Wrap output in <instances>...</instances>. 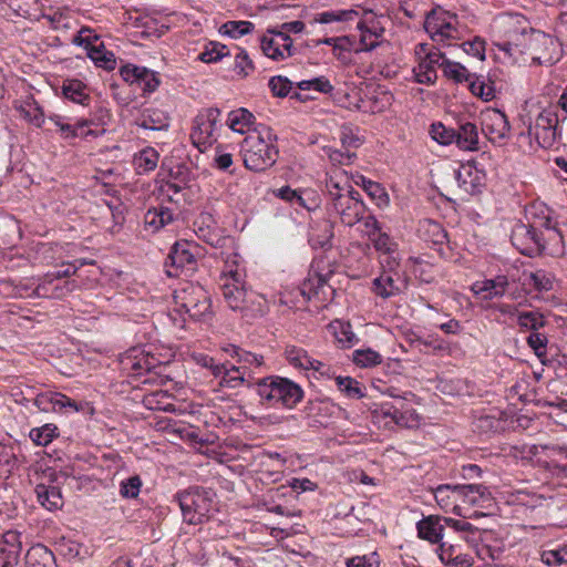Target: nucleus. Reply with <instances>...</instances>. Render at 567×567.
<instances>
[{
    "instance_id": "obj_46",
    "label": "nucleus",
    "mask_w": 567,
    "mask_h": 567,
    "mask_svg": "<svg viewBox=\"0 0 567 567\" xmlns=\"http://www.w3.org/2000/svg\"><path fill=\"white\" fill-rule=\"evenodd\" d=\"M468 83L471 92L484 101H491L495 97V90L493 85L485 83V81L478 76L474 75Z\"/></svg>"
},
{
    "instance_id": "obj_59",
    "label": "nucleus",
    "mask_w": 567,
    "mask_h": 567,
    "mask_svg": "<svg viewBox=\"0 0 567 567\" xmlns=\"http://www.w3.org/2000/svg\"><path fill=\"white\" fill-rule=\"evenodd\" d=\"M343 52H354L360 53L362 49H360L359 42H355L354 39L350 37H338L337 48L334 55L339 60H344Z\"/></svg>"
},
{
    "instance_id": "obj_8",
    "label": "nucleus",
    "mask_w": 567,
    "mask_h": 567,
    "mask_svg": "<svg viewBox=\"0 0 567 567\" xmlns=\"http://www.w3.org/2000/svg\"><path fill=\"white\" fill-rule=\"evenodd\" d=\"M193 246L188 241L175 243L165 260L168 277L189 276L197 268V259L192 251Z\"/></svg>"
},
{
    "instance_id": "obj_62",
    "label": "nucleus",
    "mask_w": 567,
    "mask_h": 567,
    "mask_svg": "<svg viewBox=\"0 0 567 567\" xmlns=\"http://www.w3.org/2000/svg\"><path fill=\"white\" fill-rule=\"evenodd\" d=\"M326 153L332 163V165H348L352 158L355 157V153H351L349 150L341 152L331 147L326 148Z\"/></svg>"
},
{
    "instance_id": "obj_6",
    "label": "nucleus",
    "mask_w": 567,
    "mask_h": 567,
    "mask_svg": "<svg viewBox=\"0 0 567 567\" xmlns=\"http://www.w3.org/2000/svg\"><path fill=\"white\" fill-rule=\"evenodd\" d=\"M178 310H183L195 320H200L210 310L208 292L199 285L187 284L174 295Z\"/></svg>"
},
{
    "instance_id": "obj_52",
    "label": "nucleus",
    "mask_w": 567,
    "mask_h": 567,
    "mask_svg": "<svg viewBox=\"0 0 567 567\" xmlns=\"http://www.w3.org/2000/svg\"><path fill=\"white\" fill-rule=\"evenodd\" d=\"M142 480L138 475L131 476L122 481L120 494L124 498H136L141 492Z\"/></svg>"
},
{
    "instance_id": "obj_24",
    "label": "nucleus",
    "mask_w": 567,
    "mask_h": 567,
    "mask_svg": "<svg viewBox=\"0 0 567 567\" xmlns=\"http://www.w3.org/2000/svg\"><path fill=\"white\" fill-rule=\"evenodd\" d=\"M417 231L422 239L434 245H443L447 240V234L443 226L432 219L421 220Z\"/></svg>"
},
{
    "instance_id": "obj_7",
    "label": "nucleus",
    "mask_w": 567,
    "mask_h": 567,
    "mask_svg": "<svg viewBox=\"0 0 567 567\" xmlns=\"http://www.w3.org/2000/svg\"><path fill=\"white\" fill-rule=\"evenodd\" d=\"M121 367L131 377L141 378L145 374H159L157 369H162V361L155 357L145 347H134L126 351L121 358Z\"/></svg>"
},
{
    "instance_id": "obj_9",
    "label": "nucleus",
    "mask_w": 567,
    "mask_h": 567,
    "mask_svg": "<svg viewBox=\"0 0 567 567\" xmlns=\"http://www.w3.org/2000/svg\"><path fill=\"white\" fill-rule=\"evenodd\" d=\"M219 115L218 109L210 107L195 117L190 138L199 151L203 152L216 141L215 132Z\"/></svg>"
},
{
    "instance_id": "obj_48",
    "label": "nucleus",
    "mask_w": 567,
    "mask_h": 567,
    "mask_svg": "<svg viewBox=\"0 0 567 567\" xmlns=\"http://www.w3.org/2000/svg\"><path fill=\"white\" fill-rule=\"evenodd\" d=\"M526 341H527V344L534 350L537 358H539L540 361L543 363H545L544 358L546 357V353H547L546 349H547V343H548L547 336L539 331L532 332L527 337Z\"/></svg>"
},
{
    "instance_id": "obj_34",
    "label": "nucleus",
    "mask_w": 567,
    "mask_h": 567,
    "mask_svg": "<svg viewBox=\"0 0 567 567\" xmlns=\"http://www.w3.org/2000/svg\"><path fill=\"white\" fill-rule=\"evenodd\" d=\"M62 93L68 100L82 105H85L86 101L90 99L89 94L85 92V85L79 80L65 81L62 86Z\"/></svg>"
},
{
    "instance_id": "obj_25",
    "label": "nucleus",
    "mask_w": 567,
    "mask_h": 567,
    "mask_svg": "<svg viewBox=\"0 0 567 567\" xmlns=\"http://www.w3.org/2000/svg\"><path fill=\"white\" fill-rule=\"evenodd\" d=\"M35 494L40 504L49 511H54L63 506L62 494L56 486L39 484L35 487Z\"/></svg>"
},
{
    "instance_id": "obj_47",
    "label": "nucleus",
    "mask_w": 567,
    "mask_h": 567,
    "mask_svg": "<svg viewBox=\"0 0 567 567\" xmlns=\"http://www.w3.org/2000/svg\"><path fill=\"white\" fill-rule=\"evenodd\" d=\"M358 13L353 10L324 11L316 16L315 21L327 24L337 21H348L353 19Z\"/></svg>"
},
{
    "instance_id": "obj_58",
    "label": "nucleus",
    "mask_w": 567,
    "mask_h": 567,
    "mask_svg": "<svg viewBox=\"0 0 567 567\" xmlns=\"http://www.w3.org/2000/svg\"><path fill=\"white\" fill-rule=\"evenodd\" d=\"M214 224H215L214 217L208 213L200 214L199 217L195 221V225L198 226L199 237H202L205 241H207L210 245H215V241H214L213 236L209 234L208 229Z\"/></svg>"
},
{
    "instance_id": "obj_16",
    "label": "nucleus",
    "mask_w": 567,
    "mask_h": 567,
    "mask_svg": "<svg viewBox=\"0 0 567 567\" xmlns=\"http://www.w3.org/2000/svg\"><path fill=\"white\" fill-rule=\"evenodd\" d=\"M525 217L528 226L548 234V229H558L553 221L550 209L543 203H534L526 207Z\"/></svg>"
},
{
    "instance_id": "obj_56",
    "label": "nucleus",
    "mask_w": 567,
    "mask_h": 567,
    "mask_svg": "<svg viewBox=\"0 0 567 567\" xmlns=\"http://www.w3.org/2000/svg\"><path fill=\"white\" fill-rule=\"evenodd\" d=\"M371 241L373 243L374 248L380 252L391 255L396 250V243L382 230L372 237Z\"/></svg>"
},
{
    "instance_id": "obj_32",
    "label": "nucleus",
    "mask_w": 567,
    "mask_h": 567,
    "mask_svg": "<svg viewBox=\"0 0 567 567\" xmlns=\"http://www.w3.org/2000/svg\"><path fill=\"white\" fill-rule=\"evenodd\" d=\"M158 158V153L152 147L141 151L134 158V165L137 174L143 175L154 171L157 166Z\"/></svg>"
},
{
    "instance_id": "obj_49",
    "label": "nucleus",
    "mask_w": 567,
    "mask_h": 567,
    "mask_svg": "<svg viewBox=\"0 0 567 567\" xmlns=\"http://www.w3.org/2000/svg\"><path fill=\"white\" fill-rule=\"evenodd\" d=\"M361 182L364 190L372 199H377L379 205L388 204L389 195L380 183L375 179H361Z\"/></svg>"
},
{
    "instance_id": "obj_36",
    "label": "nucleus",
    "mask_w": 567,
    "mask_h": 567,
    "mask_svg": "<svg viewBox=\"0 0 567 567\" xmlns=\"http://www.w3.org/2000/svg\"><path fill=\"white\" fill-rule=\"evenodd\" d=\"M340 142L346 150L358 148L363 143L360 128L353 124H343L339 132Z\"/></svg>"
},
{
    "instance_id": "obj_11",
    "label": "nucleus",
    "mask_w": 567,
    "mask_h": 567,
    "mask_svg": "<svg viewBox=\"0 0 567 567\" xmlns=\"http://www.w3.org/2000/svg\"><path fill=\"white\" fill-rule=\"evenodd\" d=\"M405 288V281L399 271L390 268L383 270L372 281V291L382 299L400 295Z\"/></svg>"
},
{
    "instance_id": "obj_63",
    "label": "nucleus",
    "mask_w": 567,
    "mask_h": 567,
    "mask_svg": "<svg viewBox=\"0 0 567 567\" xmlns=\"http://www.w3.org/2000/svg\"><path fill=\"white\" fill-rule=\"evenodd\" d=\"M271 193L276 197H278L280 199H284L286 202H289V203H295L296 202L300 206H306L301 195L297 190L292 189L289 186H284V187L278 188V189H272Z\"/></svg>"
},
{
    "instance_id": "obj_21",
    "label": "nucleus",
    "mask_w": 567,
    "mask_h": 567,
    "mask_svg": "<svg viewBox=\"0 0 567 567\" xmlns=\"http://www.w3.org/2000/svg\"><path fill=\"white\" fill-rule=\"evenodd\" d=\"M336 406L324 399L309 401L306 406V413L315 423L323 425L334 413Z\"/></svg>"
},
{
    "instance_id": "obj_10",
    "label": "nucleus",
    "mask_w": 567,
    "mask_h": 567,
    "mask_svg": "<svg viewBox=\"0 0 567 567\" xmlns=\"http://www.w3.org/2000/svg\"><path fill=\"white\" fill-rule=\"evenodd\" d=\"M120 73L125 82L136 84L143 93H153L161 84L158 73L145 66L127 64L121 69Z\"/></svg>"
},
{
    "instance_id": "obj_38",
    "label": "nucleus",
    "mask_w": 567,
    "mask_h": 567,
    "mask_svg": "<svg viewBox=\"0 0 567 567\" xmlns=\"http://www.w3.org/2000/svg\"><path fill=\"white\" fill-rule=\"evenodd\" d=\"M140 126L145 130L161 131L168 127V118L157 110H146L141 118Z\"/></svg>"
},
{
    "instance_id": "obj_18",
    "label": "nucleus",
    "mask_w": 567,
    "mask_h": 567,
    "mask_svg": "<svg viewBox=\"0 0 567 567\" xmlns=\"http://www.w3.org/2000/svg\"><path fill=\"white\" fill-rule=\"evenodd\" d=\"M174 220L173 213L166 207H155L148 209L144 215V229L155 234Z\"/></svg>"
},
{
    "instance_id": "obj_3",
    "label": "nucleus",
    "mask_w": 567,
    "mask_h": 567,
    "mask_svg": "<svg viewBox=\"0 0 567 567\" xmlns=\"http://www.w3.org/2000/svg\"><path fill=\"white\" fill-rule=\"evenodd\" d=\"M237 274L226 278L223 284V296L228 307L239 311L246 322H250L265 313V300L254 291H247L240 285Z\"/></svg>"
},
{
    "instance_id": "obj_2",
    "label": "nucleus",
    "mask_w": 567,
    "mask_h": 567,
    "mask_svg": "<svg viewBox=\"0 0 567 567\" xmlns=\"http://www.w3.org/2000/svg\"><path fill=\"white\" fill-rule=\"evenodd\" d=\"M241 152L246 168L255 173H261L271 167L278 155L269 128L249 133L243 142Z\"/></svg>"
},
{
    "instance_id": "obj_43",
    "label": "nucleus",
    "mask_w": 567,
    "mask_h": 567,
    "mask_svg": "<svg viewBox=\"0 0 567 567\" xmlns=\"http://www.w3.org/2000/svg\"><path fill=\"white\" fill-rule=\"evenodd\" d=\"M252 30L254 23H251L250 21H227L220 28V31L224 34L229 35L234 39L248 34Z\"/></svg>"
},
{
    "instance_id": "obj_57",
    "label": "nucleus",
    "mask_w": 567,
    "mask_h": 567,
    "mask_svg": "<svg viewBox=\"0 0 567 567\" xmlns=\"http://www.w3.org/2000/svg\"><path fill=\"white\" fill-rule=\"evenodd\" d=\"M558 115L554 110L545 109L536 117L535 124L529 128H557Z\"/></svg>"
},
{
    "instance_id": "obj_14",
    "label": "nucleus",
    "mask_w": 567,
    "mask_h": 567,
    "mask_svg": "<svg viewBox=\"0 0 567 567\" xmlns=\"http://www.w3.org/2000/svg\"><path fill=\"white\" fill-rule=\"evenodd\" d=\"M444 59L445 54L439 50L427 52L419 65L413 69L415 80L422 84H433L437 79L436 68H443Z\"/></svg>"
},
{
    "instance_id": "obj_54",
    "label": "nucleus",
    "mask_w": 567,
    "mask_h": 567,
    "mask_svg": "<svg viewBox=\"0 0 567 567\" xmlns=\"http://www.w3.org/2000/svg\"><path fill=\"white\" fill-rule=\"evenodd\" d=\"M254 63L247 52L245 50H240V52L235 56V73L241 78H246L254 71Z\"/></svg>"
},
{
    "instance_id": "obj_30",
    "label": "nucleus",
    "mask_w": 567,
    "mask_h": 567,
    "mask_svg": "<svg viewBox=\"0 0 567 567\" xmlns=\"http://www.w3.org/2000/svg\"><path fill=\"white\" fill-rule=\"evenodd\" d=\"M329 329L341 348H350L354 344L357 338L349 322L334 320L329 324Z\"/></svg>"
},
{
    "instance_id": "obj_26",
    "label": "nucleus",
    "mask_w": 567,
    "mask_h": 567,
    "mask_svg": "<svg viewBox=\"0 0 567 567\" xmlns=\"http://www.w3.org/2000/svg\"><path fill=\"white\" fill-rule=\"evenodd\" d=\"M455 144L464 151H476L478 148V132L476 125L471 122L461 124L456 131Z\"/></svg>"
},
{
    "instance_id": "obj_22",
    "label": "nucleus",
    "mask_w": 567,
    "mask_h": 567,
    "mask_svg": "<svg viewBox=\"0 0 567 567\" xmlns=\"http://www.w3.org/2000/svg\"><path fill=\"white\" fill-rule=\"evenodd\" d=\"M434 498L437 505L445 513H453L457 516L467 517L466 514L463 513V508L461 504H455L453 497L454 495L451 492V484H441L433 489Z\"/></svg>"
},
{
    "instance_id": "obj_61",
    "label": "nucleus",
    "mask_w": 567,
    "mask_h": 567,
    "mask_svg": "<svg viewBox=\"0 0 567 567\" xmlns=\"http://www.w3.org/2000/svg\"><path fill=\"white\" fill-rule=\"evenodd\" d=\"M269 32H271L274 34L272 40L275 41V44L281 49V51H284V53L286 54V58L287 56H291L292 55V39L290 38V35L287 34V32H284L282 30H278V31H275V30H270Z\"/></svg>"
},
{
    "instance_id": "obj_20",
    "label": "nucleus",
    "mask_w": 567,
    "mask_h": 567,
    "mask_svg": "<svg viewBox=\"0 0 567 567\" xmlns=\"http://www.w3.org/2000/svg\"><path fill=\"white\" fill-rule=\"evenodd\" d=\"M27 567H58L53 553L44 545L32 546L25 555Z\"/></svg>"
},
{
    "instance_id": "obj_55",
    "label": "nucleus",
    "mask_w": 567,
    "mask_h": 567,
    "mask_svg": "<svg viewBox=\"0 0 567 567\" xmlns=\"http://www.w3.org/2000/svg\"><path fill=\"white\" fill-rule=\"evenodd\" d=\"M268 85L274 96L277 97L287 96L292 89L291 82L287 78L281 75L272 76L269 80Z\"/></svg>"
},
{
    "instance_id": "obj_64",
    "label": "nucleus",
    "mask_w": 567,
    "mask_h": 567,
    "mask_svg": "<svg viewBox=\"0 0 567 567\" xmlns=\"http://www.w3.org/2000/svg\"><path fill=\"white\" fill-rule=\"evenodd\" d=\"M21 112L24 118H27L37 127H40L44 122L43 112L37 104H28L25 107L21 110Z\"/></svg>"
},
{
    "instance_id": "obj_15",
    "label": "nucleus",
    "mask_w": 567,
    "mask_h": 567,
    "mask_svg": "<svg viewBox=\"0 0 567 567\" xmlns=\"http://www.w3.org/2000/svg\"><path fill=\"white\" fill-rule=\"evenodd\" d=\"M21 551L20 533L9 530L0 539V567H16Z\"/></svg>"
},
{
    "instance_id": "obj_17",
    "label": "nucleus",
    "mask_w": 567,
    "mask_h": 567,
    "mask_svg": "<svg viewBox=\"0 0 567 567\" xmlns=\"http://www.w3.org/2000/svg\"><path fill=\"white\" fill-rule=\"evenodd\" d=\"M417 535L432 544H437L443 538L444 525L442 518L430 515L416 524Z\"/></svg>"
},
{
    "instance_id": "obj_37",
    "label": "nucleus",
    "mask_w": 567,
    "mask_h": 567,
    "mask_svg": "<svg viewBox=\"0 0 567 567\" xmlns=\"http://www.w3.org/2000/svg\"><path fill=\"white\" fill-rule=\"evenodd\" d=\"M58 435V426L52 423H47L40 427H34L29 433V436L32 440V442L39 446H47Z\"/></svg>"
},
{
    "instance_id": "obj_39",
    "label": "nucleus",
    "mask_w": 567,
    "mask_h": 567,
    "mask_svg": "<svg viewBox=\"0 0 567 567\" xmlns=\"http://www.w3.org/2000/svg\"><path fill=\"white\" fill-rule=\"evenodd\" d=\"M517 323L520 328L537 332L547 323L543 313L538 311H522L517 315Z\"/></svg>"
},
{
    "instance_id": "obj_13",
    "label": "nucleus",
    "mask_w": 567,
    "mask_h": 567,
    "mask_svg": "<svg viewBox=\"0 0 567 567\" xmlns=\"http://www.w3.org/2000/svg\"><path fill=\"white\" fill-rule=\"evenodd\" d=\"M482 131L493 143L505 140L509 133L507 116L499 110L488 111L484 114Z\"/></svg>"
},
{
    "instance_id": "obj_28",
    "label": "nucleus",
    "mask_w": 567,
    "mask_h": 567,
    "mask_svg": "<svg viewBox=\"0 0 567 567\" xmlns=\"http://www.w3.org/2000/svg\"><path fill=\"white\" fill-rule=\"evenodd\" d=\"M223 350L230 357L237 358V361L243 363L241 367H245V371L248 367L260 368L265 364L262 355L244 350L235 344H228Z\"/></svg>"
},
{
    "instance_id": "obj_23",
    "label": "nucleus",
    "mask_w": 567,
    "mask_h": 567,
    "mask_svg": "<svg viewBox=\"0 0 567 567\" xmlns=\"http://www.w3.org/2000/svg\"><path fill=\"white\" fill-rule=\"evenodd\" d=\"M425 29L435 41L453 38L452 31L455 30L451 21L436 18L434 11L426 16Z\"/></svg>"
},
{
    "instance_id": "obj_4",
    "label": "nucleus",
    "mask_w": 567,
    "mask_h": 567,
    "mask_svg": "<svg viewBox=\"0 0 567 567\" xmlns=\"http://www.w3.org/2000/svg\"><path fill=\"white\" fill-rule=\"evenodd\" d=\"M183 519L189 525H199L209 520L215 512V502L209 491L192 487L176 495Z\"/></svg>"
},
{
    "instance_id": "obj_1",
    "label": "nucleus",
    "mask_w": 567,
    "mask_h": 567,
    "mask_svg": "<svg viewBox=\"0 0 567 567\" xmlns=\"http://www.w3.org/2000/svg\"><path fill=\"white\" fill-rule=\"evenodd\" d=\"M254 385L260 404L266 408L293 409L303 398L299 384L279 375L261 378Z\"/></svg>"
},
{
    "instance_id": "obj_50",
    "label": "nucleus",
    "mask_w": 567,
    "mask_h": 567,
    "mask_svg": "<svg viewBox=\"0 0 567 567\" xmlns=\"http://www.w3.org/2000/svg\"><path fill=\"white\" fill-rule=\"evenodd\" d=\"M557 128H529V135L533 136L542 148H549L556 141Z\"/></svg>"
},
{
    "instance_id": "obj_12",
    "label": "nucleus",
    "mask_w": 567,
    "mask_h": 567,
    "mask_svg": "<svg viewBox=\"0 0 567 567\" xmlns=\"http://www.w3.org/2000/svg\"><path fill=\"white\" fill-rule=\"evenodd\" d=\"M34 405L42 412H61L63 410H71L72 412H79L81 405L60 392L47 391L39 393L34 398Z\"/></svg>"
},
{
    "instance_id": "obj_5",
    "label": "nucleus",
    "mask_w": 567,
    "mask_h": 567,
    "mask_svg": "<svg viewBox=\"0 0 567 567\" xmlns=\"http://www.w3.org/2000/svg\"><path fill=\"white\" fill-rule=\"evenodd\" d=\"M511 240L520 254L533 257L540 255L548 245H563V235L559 229H548V234H545L519 224L513 229Z\"/></svg>"
},
{
    "instance_id": "obj_33",
    "label": "nucleus",
    "mask_w": 567,
    "mask_h": 567,
    "mask_svg": "<svg viewBox=\"0 0 567 567\" xmlns=\"http://www.w3.org/2000/svg\"><path fill=\"white\" fill-rule=\"evenodd\" d=\"M255 122V116L246 109H239L233 111L228 115V125L229 127L238 133L244 134L246 131H249L250 126Z\"/></svg>"
},
{
    "instance_id": "obj_35",
    "label": "nucleus",
    "mask_w": 567,
    "mask_h": 567,
    "mask_svg": "<svg viewBox=\"0 0 567 567\" xmlns=\"http://www.w3.org/2000/svg\"><path fill=\"white\" fill-rule=\"evenodd\" d=\"M89 58L94 61L97 66L107 71H112L116 66V58L113 52L106 51L103 44L92 45L89 49Z\"/></svg>"
},
{
    "instance_id": "obj_53",
    "label": "nucleus",
    "mask_w": 567,
    "mask_h": 567,
    "mask_svg": "<svg viewBox=\"0 0 567 567\" xmlns=\"http://www.w3.org/2000/svg\"><path fill=\"white\" fill-rule=\"evenodd\" d=\"M228 54L226 45L212 42L209 47H206L205 51L199 54V60L205 63L217 62L223 56Z\"/></svg>"
},
{
    "instance_id": "obj_41",
    "label": "nucleus",
    "mask_w": 567,
    "mask_h": 567,
    "mask_svg": "<svg viewBox=\"0 0 567 567\" xmlns=\"http://www.w3.org/2000/svg\"><path fill=\"white\" fill-rule=\"evenodd\" d=\"M336 384L340 392L349 399H361L365 395L364 388L351 377H337Z\"/></svg>"
},
{
    "instance_id": "obj_44",
    "label": "nucleus",
    "mask_w": 567,
    "mask_h": 567,
    "mask_svg": "<svg viewBox=\"0 0 567 567\" xmlns=\"http://www.w3.org/2000/svg\"><path fill=\"white\" fill-rule=\"evenodd\" d=\"M527 276L528 284L533 285L537 291H549L553 289L554 277L549 272L539 269L535 272H529Z\"/></svg>"
},
{
    "instance_id": "obj_31",
    "label": "nucleus",
    "mask_w": 567,
    "mask_h": 567,
    "mask_svg": "<svg viewBox=\"0 0 567 567\" xmlns=\"http://www.w3.org/2000/svg\"><path fill=\"white\" fill-rule=\"evenodd\" d=\"M286 360L290 365L300 370H309V365H312V357L309 355L308 351L301 347L289 344L285 349Z\"/></svg>"
},
{
    "instance_id": "obj_40",
    "label": "nucleus",
    "mask_w": 567,
    "mask_h": 567,
    "mask_svg": "<svg viewBox=\"0 0 567 567\" xmlns=\"http://www.w3.org/2000/svg\"><path fill=\"white\" fill-rule=\"evenodd\" d=\"M442 64L444 75L454 80L456 83L468 82L474 78V74H471L467 69L458 62H453L445 58Z\"/></svg>"
},
{
    "instance_id": "obj_60",
    "label": "nucleus",
    "mask_w": 567,
    "mask_h": 567,
    "mask_svg": "<svg viewBox=\"0 0 567 567\" xmlns=\"http://www.w3.org/2000/svg\"><path fill=\"white\" fill-rule=\"evenodd\" d=\"M359 29L361 30L359 45L363 51H372L375 49L380 42L378 41L380 34L375 31H371L369 29H363V25L360 23Z\"/></svg>"
},
{
    "instance_id": "obj_45",
    "label": "nucleus",
    "mask_w": 567,
    "mask_h": 567,
    "mask_svg": "<svg viewBox=\"0 0 567 567\" xmlns=\"http://www.w3.org/2000/svg\"><path fill=\"white\" fill-rule=\"evenodd\" d=\"M431 136L442 145L455 143L456 130L446 127L442 123H434L431 126Z\"/></svg>"
},
{
    "instance_id": "obj_42",
    "label": "nucleus",
    "mask_w": 567,
    "mask_h": 567,
    "mask_svg": "<svg viewBox=\"0 0 567 567\" xmlns=\"http://www.w3.org/2000/svg\"><path fill=\"white\" fill-rule=\"evenodd\" d=\"M352 357L353 362L361 368L375 367L382 362V355L370 348L355 350Z\"/></svg>"
},
{
    "instance_id": "obj_19",
    "label": "nucleus",
    "mask_w": 567,
    "mask_h": 567,
    "mask_svg": "<svg viewBox=\"0 0 567 567\" xmlns=\"http://www.w3.org/2000/svg\"><path fill=\"white\" fill-rule=\"evenodd\" d=\"M493 497L488 488L482 484H466L464 504L487 509L492 506Z\"/></svg>"
},
{
    "instance_id": "obj_51",
    "label": "nucleus",
    "mask_w": 567,
    "mask_h": 567,
    "mask_svg": "<svg viewBox=\"0 0 567 567\" xmlns=\"http://www.w3.org/2000/svg\"><path fill=\"white\" fill-rule=\"evenodd\" d=\"M298 87L302 91L313 90L320 93H330L333 90L332 84L324 76L301 81L298 83Z\"/></svg>"
},
{
    "instance_id": "obj_27",
    "label": "nucleus",
    "mask_w": 567,
    "mask_h": 567,
    "mask_svg": "<svg viewBox=\"0 0 567 567\" xmlns=\"http://www.w3.org/2000/svg\"><path fill=\"white\" fill-rule=\"evenodd\" d=\"M476 288L475 292H486L484 296L485 299H493L497 297H502L508 287V279L506 276H496L493 279H487L482 282H477L474 286Z\"/></svg>"
},
{
    "instance_id": "obj_29",
    "label": "nucleus",
    "mask_w": 567,
    "mask_h": 567,
    "mask_svg": "<svg viewBox=\"0 0 567 567\" xmlns=\"http://www.w3.org/2000/svg\"><path fill=\"white\" fill-rule=\"evenodd\" d=\"M243 384H247V386L252 385L249 379L246 378L245 367L228 364L225 369V373L221 375L219 385L236 389Z\"/></svg>"
}]
</instances>
